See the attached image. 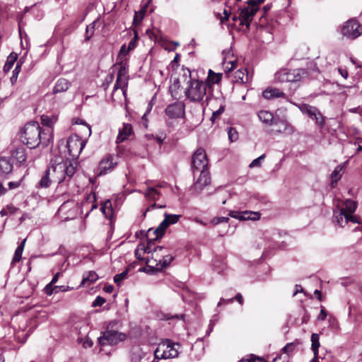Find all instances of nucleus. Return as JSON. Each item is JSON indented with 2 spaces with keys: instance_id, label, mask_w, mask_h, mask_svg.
<instances>
[{
  "instance_id": "35",
  "label": "nucleus",
  "mask_w": 362,
  "mask_h": 362,
  "mask_svg": "<svg viewBox=\"0 0 362 362\" xmlns=\"http://www.w3.org/2000/svg\"><path fill=\"white\" fill-rule=\"evenodd\" d=\"M116 68L117 69V76H128V69L127 62L124 61H119V62L115 64Z\"/></svg>"
},
{
  "instance_id": "40",
  "label": "nucleus",
  "mask_w": 362,
  "mask_h": 362,
  "mask_svg": "<svg viewBox=\"0 0 362 362\" xmlns=\"http://www.w3.org/2000/svg\"><path fill=\"white\" fill-rule=\"evenodd\" d=\"M311 119L315 121L319 129H322L324 127L325 119V117L322 115L320 110L317 112H315V115H313Z\"/></svg>"
},
{
  "instance_id": "58",
  "label": "nucleus",
  "mask_w": 362,
  "mask_h": 362,
  "mask_svg": "<svg viewBox=\"0 0 362 362\" xmlns=\"http://www.w3.org/2000/svg\"><path fill=\"white\" fill-rule=\"evenodd\" d=\"M105 302V300L104 298L98 296L95 300L93 302V307H97V306H101L103 305Z\"/></svg>"
},
{
  "instance_id": "10",
  "label": "nucleus",
  "mask_w": 362,
  "mask_h": 362,
  "mask_svg": "<svg viewBox=\"0 0 362 362\" xmlns=\"http://www.w3.org/2000/svg\"><path fill=\"white\" fill-rule=\"evenodd\" d=\"M207 165L208 160L205 151L202 148L197 149L192 156V167L194 174L195 173V170L202 171L203 170H207Z\"/></svg>"
},
{
  "instance_id": "34",
  "label": "nucleus",
  "mask_w": 362,
  "mask_h": 362,
  "mask_svg": "<svg viewBox=\"0 0 362 362\" xmlns=\"http://www.w3.org/2000/svg\"><path fill=\"white\" fill-rule=\"evenodd\" d=\"M222 78V74L214 73L212 70L209 69L207 76V85L208 84H216L221 81Z\"/></svg>"
},
{
  "instance_id": "60",
  "label": "nucleus",
  "mask_w": 362,
  "mask_h": 362,
  "mask_svg": "<svg viewBox=\"0 0 362 362\" xmlns=\"http://www.w3.org/2000/svg\"><path fill=\"white\" fill-rule=\"evenodd\" d=\"M265 0H249L247 1V4L251 5L252 6L256 7L257 10L259 9V6L261 4H262Z\"/></svg>"
},
{
  "instance_id": "56",
  "label": "nucleus",
  "mask_w": 362,
  "mask_h": 362,
  "mask_svg": "<svg viewBox=\"0 0 362 362\" xmlns=\"http://www.w3.org/2000/svg\"><path fill=\"white\" fill-rule=\"evenodd\" d=\"M138 39V34L136 32H134V37L132 40L129 42L128 47H127V51H131L134 49L136 47V42Z\"/></svg>"
},
{
  "instance_id": "48",
  "label": "nucleus",
  "mask_w": 362,
  "mask_h": 362,
  "mask_svg": "<svg viewBox=\"0 0 362 362\" xmlns=\"http://www.w3.org/2000/svg\"><path fill=\"white\" fill-rule=\"evenodd\" d=\"M59 286H54V284H51L50 282L45 287V293L48 295L51 296L53 293H56L59 291Z\"/></svg>"
},
{
  "instance_id": "42",
  "label": "nucleus",
  "mask_w": 362,
  "mask_h": 362,
  "mask_svg": "<svg viewBox=\"0 0 362 362\" xmlns=\"http://www.w3.org/2000/svg\"><path fill=\"white\" fill-rule=\"evenodd\" d=\"M101 211L106 216L109 217L112 215V204L110 201L107 200L104 202L101 207Z\"/></svg>"
},
{
  "instance_id": "63",
  "label": "nucleus",
  "mask_w": 362,
  "mask_h": 362,
  "mask_svg": "<svg viewBox=\"0 0 362 362\" xmlns=\"http://www.w3.org/2000/svg\"><path fill=\"white\" fill-rule=\"evenodd\" d=\"M230 216L232 217V218H236V219H238L240 220V215H241V211H230Z\"/></svg>"
},
{
  "instance_id": "53",
  "label": "nucleus",
  "mask_w": 362,
  "mask_h": 362,
  "mask_svg": "<svg viewBox=\"0 0 362 362\" xmlns=\"http://www.w3.org/2000/svg\"><path fill=\"white\" fill-rule=\"evenodd\" d=\"M225 110V106L221 105L220 107L213 112L212 116H211V120L214 122L216 119L219 117V116L224 112Z\"/></svg>"
},
{
  "instance_id": "43",
  "label": "nucleus",
  "mask_w": 362,
  "mask_h": 362,
  "mask_svg": "<svg viewBox=\"0 0 362 362\" xmlns=\"http://www.w3.org/2000/svg\"><path fill=\"white\" fill-rule=\"evenodd\" d=\"M275 79L279 82H288L287 69H283L275 74Z\"/></svg>"
},
{
  "instance_id": "18",
  "label": "nucleus",
  "mask_w": 362,
  "mask_h": 362,
  "mask_svg": "<svg viewBox=\"0 0 362 362\" xmlns=\"http://www.w3.org/2000/svg\"><path fill=\"white\" fill-rule=\"evenodd\" d=\"M274 124L278 127L279 132L290 134L294 132L293 127L286 119L275 120Z\"/></svg>"
},
{
  "instance_id": "6",
  "label": "nucleus",
  "mask_w": 362,
  "mask_h": 362,
  "mask_svg": "<svg viewBox=\"0 0 362 362\" xmlns=\"http://www.w3.org/2000/svg\"><path fill=\"white\" fill-rule=\"evenodd\" d=\"M341 35L348 40H355L362 35V25L355 18L344 22L339 28Z\"/></svg>"
},
{
  "instance_id": "5",
  "label": "nucleus",
  "mask_w": 362,
  "mask_h": 362,
  "mask_svg": "<svg viewBox=\"0 0 362 362\" xmlns=\"http://www.w3.org/2000/svg\"><path fill=\"white\" fill-rule=\"evenodd\" d=\"M181 345L170 339L163 340L154 351L155 359H168L178 356Z\"/></svg>"
},
{
  "instance_id": "36",
  "label": "nucleus",
  "mask_w": 362,
  "mask_h": 362,
  "mask_svg": "<svg viewBox=\"0 0 362 362\" xmlns=\"http://www.w3.org/2000/svg\"><path fill=\"white\" fill-rule=\"evenodd\" d=\"M320 336L318 334L313 333L311 335V349L313 351L314 355H318V349L320 347V341H319Z\"/></svg>"
},
{
  "instance_id": "23",
  "label": "nucleus",
  "mask_w": 362,
  "mask_h": 362,
  "mask_svg": "<svg viewBox=\"0 0 362 362\" xmlns=\"http://www.w3.org/2000/svg\"><path fill=\"white\" fill-rule=\"evenodd\" d=\"M257 115L259 120L267 126H271L274 123L273 114L269 111L260 110Z\"/></svg>"
},
{
  "instance_id": "14",
  "label": "nucleus",
  "mask_w": 362,
  "mask_h": 362,
  "mask_svg": "<svg viewBox=\"0 0 362 362\" xmlns=\"http://www.w3.org/2000/svg\"><path fill=\"white\" fill-rule=\"evenodd\" d=\"M257 10L256 7L252 6L247 4V6L240 10L239 18L240 25H245L247 28H250V22L252 21Z\"/></svg>"
},
{
  "instance_id": "2",
  "label": "nucleus",
  "mask_w": 362,
  "mask_h": 362,
  "mask_svg": "<svg viewBox=\"0 0 362 362\" xmlns=\"http://www.w3.org/2000/svg\"><path fill=\"white\" fill-rule=\"evenodd\" d=\"M21 139L30 148H35L40 144L47 145L48 141L47 134L42 132L41 127L37 122H30L24 126L21 132Z\"/></svg>"
},
{
  "instance_id": "30",
  "label": "nucleus",
  "mask_w": 362,
  "mask_h": 362,
  "mask_svg": "<svg viewBox=\"0 0 362 362\" xmlns=\"http://www.w3.org/2000/svg\"><path fill=\"white\" fill-rule=\"evenodd\" d=\"M18 59V55L16 53H14V52H11L8 57H7V59H6V62L4 66V71L5 73H7L13 67L15 62Z\"/></svg>"
},
{
  "instance_id": "54",
  "label": "nucleus",
  "mask_w": 362,
  "mask_h": 362,
  "mask_svg": "<svg viewBox=\"0 0 362 362\" xmlns=\"http://www.w3.org/2000/svg\"><path fill=\"white\" fill-rule=\"evenodd\" d=\"M264 158H265V155L262 154L259 157L253 160L249 165V167L251 168H255V167H259L261 165V160H263Z\"/></svg>"
},
{
  "instance_id": "9",
  "label": "nucleus",
  "mask_w": 362,
  "mask_h": 362,
  "mask_svg": "<svg viewBox=\"0 0 362 362\" xmlns=\"http://www.w3.org/2000/svg\"><path fill=\"white\" fill-rule=\"evenodd\" d=\"M144 194L146 200L153 202L146 209L144 214V216L148 211L152 210L155 208L163 209L166 207V204L165 203L156 204V202L160 199L162 193L156 187H148Z\"/></svg>"
},
{
  "instance_id": "37",
  "label": "nucleus",
  "mask_w": 362,
  "mask_h": 362,
  "mask_svg": "<svg viewBox=\"0 0 362 362\" xmlns=\"http://www.w3.org/2000/svg\"><path fill=\"white\" fill-rule=\"evenodd\" d=\"M246 71V69H238L234 73V79L233 81L235 83H245L247 81V77L245 76V72Z\"/></svg>"
},
{
  "instance_id": "25",
  "label": "nucleus",
  "mask_w": 362,
  "mask_h": 362,
  "mask_svg": "<svg viewBox=\"0 0 362 362\" xmlns=\"http://www.w3.org/2000/svg\"><path fill=\"white\" fill-rule=\"evenodd\" d=\"M12 156L17 160L20 164H23L27 159V153L25 149L23 147L17 148L12 153Z\"/></svg>"
},
{
  "instance_id": "15",
  "label": "nucleus",
  "mask_w": 362,
  "mask_h": 362,
  "mask_svg": "<svg viewBox=\"0 0 362 362\" xmlns=\"http://www.w3.org/2000/svg\"><path fill=\"white\" fill-rule=\"evenodd\" d=\"M117 162L115 156L108 155L105 156L100 163V174H107L112 171L117 165Z\"/></svg>"
},
{
  "instance_id": "8",
  "label": "nucleus",
  "mask_w": 362,
  "mask_h": 362,
  "mask_svg": "<svg viewBox=\"0 0 362 362\" xmlns=\"http://www.w3.org/2000/svg\"><path fill=\"white\" fill-rule=\"evenodd\" d=\"M86 144V139H83L78 134L70 136L67 140L66 146L73 160H76Z\"/></svg>"
},
{
  "instance_id": "3",
  "label": "nucleus",
  "mask_w": 362,
  "mask_h": 362,
  "mask_svg": "<svg viewBox=\"0 0 362 362\" xmlns=\"http://www.w3.org/2000/svg\"><path fill=\"white\" fill-rule=\"evenodd\" d=\"M54 182L68 185L76 172L78 162L76 160H66L64 162L52 165Z\"/></svg>"
},
{
  "instance_id": "51",
  "label": "nucleus",
  "mask_w": 362,
  "mask_h": 362,
  "mask_svg": "<svg viewBox=\"0 0 362 362\" xmlns=\"http://www.w3.org/2000/svg\"><path fill=\"white\" fill-rule=\"evenodd\" d=\"M182 78H185V80H186L187 81L188 80H196L195 78H192V72L190 71V69H189L188 68H182Z\"/></svg>"
},
{
  "instance_id": "59",
  "label": "nucleus",
  "mask_w": 362,
  "mask_h": 362,
  "mask_svg": "<svg viewBox=\"0 0 362 362\" xmlns=\"http://www.w3.org/2000/svg\"><path fill=\"white\" fill-rule=\"evenodd\" d=\"M295 349V345L293 343L287 344L284 348L283 351L286 354L291 353Z\"/></svg>"
},
{
  "instance_id": "11",
  "label": "nucleus",
  "mask_w": 362,
  "mask_h": 362,
  "mask_svg": "<svg viewBox=\"0 0 362 362\" xmlns=\"http://www.w3.org/2000/svg\"><path fill=\"white\" fill-rule=\"evenodd\" d=\"M333 221L341 227H344L348 222L360 223V217L346 214L343 209H338L334 211Z\"/></svg>"
},
{
  "instance_id": "20",
  "label": "nucleus",
  "mask_w": 362,
  "mask_h": 362,
  "mask_svg": "<svg viewBox=\"0 0 362 362\" xmlns=\"http://www.w3.org/2000/svg\"><path fill=\"white\" fill-rule=\"evenodd\" d=\"M288 73V82H298L300 81L307 74L305 69H297L293 70H287Z\"/></svg>"
},
{
  "instance_id": "57",
  "label": "nucleus",
  "mask_w": 362,
  "mask_h": 362,
  "mask_svg": "<svg viewBox=\"0 0 362 362\" xmlns=\"http://www.w3.org/2000/svg\"><path fill=\"white\" fill-rule=\"evenodd\" d=\"M129 52V51H127V47H126V45H123L120 48L119 53L118 54V59H120V61H124L123 58Z\"/></svg>"
},
{
  "instance_id": "4",
  "label": "nucleus",
  "mask_w": 362,
  "mask_h": 362,
  "mask_svg": "<svg viewBox=\"0 0 362 362\" xmlns=\"http://www.w3.org/2000/svg\"><path fill=\"white\" fill-rule=\"evenodd\" d=\"M207 83L201 80H188L185 95L192 103H201L206 95Z\"/></svg>"
},
{
  "instance_id": "7",
  "label": "nucleus",
  "mask_w": 362,
  "mask_h": 362,
  "mask_svg": "<svg viewBox=\"0 0 362 362\" xmlns=\"http://www.w3.org/2000/svg\"><path fill=\"white\" fill-rule=\"evenodd\" d=\"M127 338V335L125 333L111 329L110 327H107V329L103 332L102 336L98 337V341L100 346H112L125 341Z\"/></svg>"
},
{
  "instance_id": "61",
  "label": "nucleus",
  "mask_w": 362,
  "mask_h": 362,
  "mask_svg": "<svg viewBox=\"0 0 362 362\" xmlns=\"http://www.w3.org/2000/svg\"><path fill=\"white\" fill-rule=\"evenodd\" d=\"M184 317H185V315L182 314V315H170V314H167L165 315V319L166 320H172V319H177V320H184Z\"/></svg>"
},
{
  "instance_id": "28",
  "label": "nucleus",
  "mask_w": 362,
  "mask_h": 362,
  "mask_svg": "<svg viewBox=\"0 0 362 362\" xmlns=\"http://www.w3.org/2000/svg\"><path fill=\"white\" fill-rule=\"evenodd\" d=\"M260 218V214L259 212L245 211H241L240 221H257Z\"/></svg>"
},
{
  "instance_id": "45",
  "label": "nucleus",
  "mask_w": 362,
  "mask_h": 362,
  "mask_svg": "<svg viewBox=\"0 0 362 362\" xmlns=\"http://www.w3.org/2000/svg\"><path fill=\"white\" fill-rule=\"evenodd\" d=\"M129 269H126L124 271H123L120 274H117L114 276V281L116 283L118 286H119L122 283V281L127 278Z\"/></svg>"
},
{
  "instance_id": "50",
  "label": "nucleus",
  "mask_w": 362,
  "mask_h": 362,
  "mask_svg": "<svg viewBox=\"0 0 362 362\" xmlns=\"http://www.w3.org/2000/svg\"><path fill=\"white\" fill-rule=\"evenodd\" d=\"M80 124H83L81 132H83L85 136L89 137L91 134L90 126L83 122L81 119H80Z\"/></svg>"
},
{
  "instance_id": "55",
  "label": "nucleus",
  "mask_w": 362,
  "mask_h": 362,
  "mask_svg": "<svg viewBox=\"0 0 362 362\" xmlns=\"http://www.w3.org/2000/svg\"><path fill=\"white\" fill-rule=\"evenodd\" d=\"M229 221V218L228 217H214L211 223L213 225H218L221 223H227Z\"/></svg>"
},
{
  "instance_id": "52",
  "label": "nucleus",
  "mask_w": 362,
  "mask_h": 362,
  "mask_svg": "<svg viewBox=\"0 0 362 362\" xmlns=\"http://www.w3.org/2000/svg\"><path fill=\"white\" fill-rule=\"evenodd\" d=\"M223 65L225 66L226 69H227L228 71H231L233 70L235 67V61H227L226 57L223 59Z\"/></svg>"
},
{
  "instance_id": "41",
  "label": "nucleus",
  "mask_w": 362,
  "mask_h": 362,
  "mask_svg": "<svg viewBox=\"0 0 362 362\" xmlns=\"http://www.w3.org/2000/svg\"><path fill=\"white\" fill-rule=\"evenodd\" d=\"M180 80L178 78H175L169 87V91L171 94V96L174 98H177V90L180 88Z\"/></svg>"
},
{
  "instance_id": "38",
  "label": "nucleus",
  "mask_w": 362,
  "mask_h": 362,
  "mask_svg": "<svg viewBox=\"0 0 362 362\" xmlns=\"http://www.w3.org/2000/svg\"><path fill=\"white\" fill-rule=\"evenodd\" d=\"M99 23L98 20L94 21L92 23L87 25L86 29V37L85 40L88 41L94 35V30L97 25Z\"/></svg>"
},
{
  "instance_id": "21",
  "label": "nucleus",
  "mask_w": 362,
  "mask_h": 362,
  "mask_svg": "<svg viewBox=\"0 0 362 362\" xmlns=\"http://www.w3.org/2000/svg\"><path fill=\"white\" fill-rule=\"evenodd\" d=\"M262 96L267 100H272L278 98H285V93L281 90L275 88H267L262 93Z\"/></svg>"
},
{
  "instance_id": "26",
  "label": "nucleus",
  "mask_w": 362,
  "mask_h": 362,
  "mask_svg": "<svg viewBox=\"0 0 362 362\" xmlns=\"http://www.w3.org/2000/svg\"><path fill=\"white\" fill-rule=\"evenodd\" d=\"M13 170V164L11 160L6 158H0V171L3 174H8Z\"/></svg>"
},
{
  "instance_id": "17",
  "label": "nucleus",
  "mask_w": 362,
  "mask_h": 362,
  "mask_svg": "<svg viewBox=\"0 0 362 362\" xmlns=\"http://www.w3.org/2000/svg\"><path fill=\"white\" fill-rule=\"evenodd\" d=\"M53 170L52 166L49 167L42 175L38 182L37 187L41 188H47L54 182Z\"/></svg>"
},
{
  "instance_id": "47",
  "label": "nucleus",
  "mask_w": 362,
  "mask_h": 362,
  "mask_svg": "<svg viewBox=\"0 0 362 362\" xmlns=\"http://www.w3.org/2000/svg\"><path fill=\"white\" fill-rule=\"evenodd\" d=\"M238 362H267V361L263 357L250 354L247 358H243Z\"/></svg>"
},
{
  "instance_id": "31",
  "label": "nucleus",
  "mask_w": 362,
  "mask_h": 362,
  "mask_svg": "<svg viewBox=\"0 0 362 362\" xmlns=\"http://www.w3.org/2000/svg\"><path fill=\"white\" fill-rule=\"evenodd\" d=\"M98 279V276L96 274V272L93 271H90L88 273L87 276H84L81 283V286H89L90 284L95 282Z\"/></svg>"
},
{
  "instance_id": "16",
  "label": "nucleus",
  "mask_w": 362,
  "mask_h": 362,
  "mask_svg": "<svg viewBox=\"0 0 362 362\" xmlns=\"http://www.w3.org/2000/svg\"><path fill=\"white\" fill-rule=\"evenodd\" d=\"M210 183V176L208 170L200 171V175L194 183V188L198 192H201L204 187Z\"/></svg>"
},
{
  "instance_id": "12",
  "label": "nucleus",
  "mask_w": 362,
  "mask_h": 362,
  "mask_svg": "<svg viewBox=\"0 0 362 362\" xmlns=\"http://www.w3.org/2000/svg\"><path fill=\"white\" fill-rule=\"evenodd\" d=\"M165 114L169 119L182 118L185 114V105L182 101H176L169 104L165 109Z\"/></svg>"
},
{
  "instance_id": "32",
  "label": "nucleus",
  "mask_w": 362,
  "mask_h": 362,
  "mask_svg": "<svg viewBox=\"0 0 362 362\" xmlns=\"http://www.w3.org/2000/svg\"><path fill=\"white\" fill-rule=\"evenodd\" d=\"M357 208V203L351 199H346L344 203V207L342 208L346 214L352 215Z\"/></svg>"
},
{
  "instance_id": "49",
  "label": "nucleus",
  "mask_w": 362,
  "mask_h": 362,
  "mask_svg": "<svg viewBox=\"0 0 362 362\" xmlns=\"http://www.w3.org/2000/svg\"><path fill=\"white\" fill-rule=\"evenodd\" d=\"M228 139L231 142L236 141L238 139V132L234 127H229L228 130Z\"/></svg>"
},
{
  "instance_id": "46",
  "label": "nucleus",
  "mask_w": 362,
  "mask_h": 362,
  "mask_svg": "<svg viewBox=\"0 0 362 362\" xmlns=\"http://www.w3.org/2000/svg\"><path fill=\"white\" fill-rule=\"evenodd\" d=\"M235 299L240 304L243 303V296L240 293H238L235 298H231L230 299H224L221 298L220 302L218 303V305L219 306L222 303H232L233 300Z\"/></svg>"
},
{
  "instance_id": "13",
  "label": "nucleus",
  "mask_w": 362,
  "mask_h": 362,
  "mask_svg": "<svg viewBox=\"0 0 362 362\" xmlns=\"http://www.w3.org/2000/svg\"><path fill=\"white\" fill-rule=\"evenodd\" d=\"M165 218L164 220L159 224V226L154 230V233L156 234V238L161 237L166 228L172 224H175L178 222L181 215H175V214H169L167 212L164 214Z\"/></svg>"
},
{
  "instance_id": "19",
  "label": "nucleus",
  "mask_w": 362,
  "mask_h": 362,
  "mask_svg": "<svg viewBox=\"0 0 362 362\" xmlns=\"http://www.w3.org/2000/svg\"><path fill=\"white\" fill-rule=\"evenodd\" d=\"M132 133V127L129 123H124L123 127L119 129V134L116 139L117 144L123 142L127 139Z\"/></svg>"
},
{
  "instance_id": "1",
  "label": "nucleus",
  "mask_w": 362,
  "mask_h": 362,
  "mask_svg": "<svg viewBox=\"0 0 362 362\" xmlns=\"http://www.w3.org/2000/svg\"><path fill=\"white\" fill-rule=\"evenodd\" d=\"M144 253L151 254L146 257V264L148 267L155 271H160L170 264L174 259L172 255L168 253V249L161 246L151 248L150 245L142 248Z\"/></svg>"
},
{
  "instance_id": "22",
  "label": "nucleus",
  "mask_w": 362,
  "mask_h": 362,
  "mask_svg": "<svg viewBox=\"0 0 362 362\" xmlns=\"http://www.w3.org/2000/svg\"><path fill=\"white\" fill-rule=\"evenodd\" d=\"M71 86V83L66 78H59L53 88V93L57 94L66 91Z\"/></svg>"
},
{
  "instance_id": "64",
  "label": "nucleus",
  "mask_w": 362,
  "mask_h": 362,
  "mask_svg": "<svg viewBox=\"0 0 362 362\" xmlns=\"http://www.w3.org/2000/svg\"><path fill=\"white\" fill-rule=\"evenodd\" d=\"M19 73L16 71H13L12 76L11 77V82L12 84H14L18 78Z\"/></svg>"
},
{
  "instance_id": "29",
  "label": "nucleus",
  "mask_w": 362,
  "mask_h": 362,
  "mask_svg": "<svg viewBox=\"0 0 362 362\" xmlns=\"http://www.w3.org/2000/svg\"><path fill=\"white\" fill-rule=\"evenodd\" d=\"M300 110L302 113L307 115L310 118H312L315 112H317L319 110L308 104H303L299 107Z\"/></svg>"
},
{
  "instance_id": "24",
  "label": "nucleus",
  "mask_w": 362,
  "mask_h": 362,
  "mask_svg": "<svg viewBox=\"0 0 362 362\" xmlns=\"http://www.w3.org/2000/svg\"><path fill=\"white\" fill-rule=\"evenodd\" d=\"M129 76H117L116 83L114 86L113 92L120 88L124 95H125L127 88Z\"/></svg>"
},
{
  "instance_id": "44",
  "label": "nucleus",
  "mask_w": 362,
  "mask_h": 362,
  "mask_svg": "<svg viewBox=\"0 0 362 362\" xmlns=\"http://www.w3.org/2000/svg\"><path fill=\"white\" fill-rule=\"evenodd\" d=\"M41 120L43 125L51 127L56 122L57 118L54 116L42 115Z\"/></svg>"
},
{
  "instance_id": "62",
  "label": "nucleus",
  "mask_w": 362,
  "mask_h": 362,
  "mask_svg": "<svg viewBox=\"0 0 362 362\" xmlns=\"http://www.w3.org/2000/svg\"><path fill=\"white\" fill-rule=\"evenodd\" d=\"M327 313L324 308H322L319 315L317 316L318 320H324L327 317Z\"/></svg>"
},
{
  "instance_id": "33",
  "label": "nucleus",
  "mask_w": 362,
  "mask_h": 362,
  "mask_svg": "<svg viewBox=\"0 0 362 362\" xmlns=\"http://www.w3.org/2000/svg\"><path fill=\"white\" fill-rule=\"evenodd\" d=\"M343 169V166L341 165H337L332 173L330 177L332 180V186L333 187L334 185L337 184L338 180H339L341 177V171Z\"/></svg>"
},
{
  "instance_id": "27",
  "label": "nucleus",
  "mask_w": 362,
  "mask_h": 362,
  "mask_svg": "<svg viewBox=\"0 0 362 362\" xmlns=\"http://www.w3.org/2000/svg\"><path fill=\"white\" fill-rule=\"evenodd\" d=\"M151 0H148L144 5L142 6L141 10L139 11H136L134 16L133 23L134 25H137L141 23L144 15L146 12V9L148 6Z\"/></svg>"
},
{
  "instance_id": "39",
  "label": "nucleus",
  "mask_w": 362,
  "mask_h": 362,
  "mask_svg": "<svg viewBox=\"0 0 362 362\" xmlns=\"http://www.w3.org/2000/svg\"><path fill=\"white\" fill-rule=\"evenodd\" d=\"M25 240H26V239H24L22 241V243H21V245H18V247L16 248L15 253H14L13 260H12V263H15V262H19L21 260V257H22V253H23V251L24 249Z\"/></svg>"
}]
</instances>
